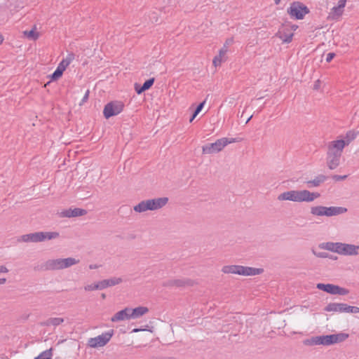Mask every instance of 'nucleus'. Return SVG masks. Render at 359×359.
<instances>
[{
  "label": "nucleus",
  "instance_id": "bf43d9fd",
  "mask_svg": "<svg viewBox=\"0 0 359 359\" xmlns=\"http://www.w3.org/2000/svg\"><path fill=\"white\" fill-rule=\"evenodd\" d=\"M281 0H274V2L276 5H278L280 4Z\"/></svg>",
  "mask_w": 359,
  "mask_h": 359
},
{
  "label": "nucleus",
  "instance_id": "37998d69",
  "mask_svg": "<svg viewBox=\"0 0 359 359\" xmlns=\"http://www.w3.org/2000/svg\"><path fill=\"white\" fill-rule=\"evenodd\" d=\"M227 51L228 47L226 46V44H224V46L219 50L218 55L223 57L226 53Z\"/></svg>",
  "mask_w": 359,
  "mask_h": 359
},
{
  "label": "nucleus",
  "instance_id": "ddd939ff",
  "mask_svg": "<svg viewBox=\"0 0 359 359\" xmlns=\"http://www.w3.org/2000/svg\"><path fill=\"white\" fill-rule=\"evenodd\" d=\"M359 246L352 244L339 243L336 248V252L344 255H357Z\"/></svg>",
  "mask_w": 359,
  "mask_h": 359
},
{
  "label": "nucleus",
  "instance_id": "7c9ffc66",
  "mask_svg": "<svg viewBox=\"0 0 359 359\" xmlns=\"http://www.w3.org/2000/svg\"><path fill=\"white\" fill-rule=\"evenodd\" d=\"M343 13V8H339V6H334L332 8V12L330 14L332 15V18L337 19L340 17Z\"/></svg>",
  "mask_w": 359,
  "mask_h": 359
},
{
  "label": "nucleus",
  "instance_id": "c03bdc74",
  "mask_svg": "<svg viewBox=\"0 0 359 359\" xmlns=\"http://www.w3.org/2000/svg\"><path fill=\"white\" fill-rule=\"evenodd\" d=\"M89 94H90V90H87V91L86 92V93L80 103V105H82L83 103H85L86 102L88 101V97H89Z\"/></svg>",
  "mask_w": 359,
  "mask_h": 359
},
{
  "label": "nucleus",
  "instance_id": "f3484780",
  "mask_svg": "<svg viewBox=\"0 0 359 359\" xmlns=\"http://www.w3.org/2000/svg\"><path fill=\"white\" fill-rule=\"evenodd\" d=\"M130 311L131 309L129 308H126L123 310H121L115 313L114 316H113V317L111 318V320L112 322H118L126 319H130Z\"/></svg>",
  "mask_w": 359,
  "mask_h": 359
},
{
  "label": "nucleus",
  "instance_id": "a18cd8bd",
  "mask_svg": "<svg viewBox=\"0 0 359 359\" xmlns=\"http://www.w3.org/2000/svg\"><path fill=\"white\" fill-rule=\"evenodd\" d=\"M335 53H329L327 56H326V62H330L332 59L335 57Z\"/></svg>",
  "mask_w": 359,
  "mask_h": 359
},
{
  "label": "nucleus",
  "instance_id": "f03ea898",
  "mask_svg": "<svg viewBox=\"0 0 359 359\" xmlns=\"http://www.w3.org/2000/svg\"><path fill=\"white\" fill-rule=\"evenodd\" d=\"M349 337L346 333H338L327 335L311 337L303 341L305 346L323 345L330 346L334 344L344 341Z\"/></svg>",
  "mask_w": 359,
  "mask_h": 359
},
{
  "label": "nucleus",
  "instance_id": "4468645a",
  "mask_svg": "<svg viewBox=\"0 0 359 359\" xmlns=\"http://www.w3.org/2000/svg\"><path fill=\"white\" fill-rule=\"evenodd\" d=\"M294 34L290 32L287 24H283L276 34V36L282 40L283 43H290L292 40Z\"/></svg>",
  "mask_w": 359,
  "mask_h": 359
},
{
  "label": "nucleus",
  "instance_id": "6ab92c4d",
  "mask_svg": "<svg viewBox=\"0 0 359 359\" xmlns=\"http://www.w3.org/2000/svg\"><path fill=\"white\" fill-rule=\"evenodd\" d=\"M327 178L328 177L324 175H318L313 180L307 181L306 184L309 188L316 187L323 184Z\"/></svg>",
  "mask_w": 359,
  "mask_h": 359
},
{
  "label": "nucleus",
  "instance_id": "e2e57ef3",
  "mask_svg": "<svg viewBox=\"0 0 359 359\" xmlns=\"http://www.w3.org/2000/svg\"><path fill=\"white\" fill-rule=\"evenodd\" d=\"M167 359H177V358H174V357H170V358H168Z\"/></svg>",
  "mask_w": 359,
  "mask_h": 359
},
{
  "label": "nucleus",
  "instance_id": "c85d7f7f",
  "mask_svg": "<svg viewBox=\"0 0 359 359\" xmlns=\"http://www.w3.org/2000/svg\"><path fill=\"white\" fill-rule=\"evenodd\" d=\"M42 234L43 235V241L45 240H52L57 238L60 236V234L58 232H43Z\"/></svg>",
  "mask_w": 359,
  "mask_h": 359
},
{
  "label": "nucleus",
  "instance_id": "9b49d317",
  "mask_svg": "<svg viewBox=\"0 0 359 359\" xmlns=\"http://www.w3.org/2000/svg\"><path fill=\"white\" fill-rule=\"evenodd\" d=\"M316 288L330 294L346 295L349 293L348 289L330 283H318Z\"/></svg>",
  "mask_w": 359,
  "mask_h": 359
},
{
  "label": "nucleus",
  "instance_id": "680f3d73",
  "mask_svg": "<svg viewBox=\"0 0 359 359\" xmlns=\"http://www.w3.org/2000/svg\"><path fill=\"white\" fill-rule=\"evenodd\" d=\"M139 330H140L139 329H137V328H136V329H134V330H133V332H138Z\"/></svg>",
  "mask_w": 359,
  "mask_h": 359
},
{
  "label": "nucleus",
  "instance_id": "9d476101",
  "mask_svg": "<svg viewBox=\"0 0 359 359\" xmlns=\"http://www.w3.org/2000/svg\"><path fill=\"white\" fill-rule=\"evenodd\" d=\"M114 334V330H111L109 332L102 333V334L94 337L90 338L88 340L87 345L91 348H97L105 346L111 339Z\"/></svg>",
  "mask_w": 359,
  "mask_h": 359
},
{
  "label": "nucleus",
  "instance_id": "cd10ccee",
  "mask_svg": "<svg viewBox=\"0 0 359 359\" xmlns=\"http://www.w3.org/2000/svg\"><path fill=\"white\" fill-rule=\"evenodd\" d=\"M53 350V348L47 349L41 353L37 357L34 358V359H51Z\"/></svg>",
  "mask_w": 359,
  "mask_h": 359
},
{
  "label": "nucleus",
  "instance_id": "5fc2aeb1",
  "mask_svg": "<svg viewBox=\"0 0 359 359\" xmlns=\"http://www.w3.org/2000/svg\"><path fill=\"white\" fill-rule=\"evenodd\" d=\"M6 282V278H0V285L1 284H4Z\"/></svg>",
  "mask_w": 359,
  "mask_h": 359
},
{
  "label": "nucleus",
  "instance_id": "c9c22d12",
  "mask_svg": "<svg viewBox=\"0 0 359 359\" xmlns=\"http://www.w3.org/2000/svg\"><path fill=\"white\" fill-rule=\"evenodd\" d=\"M205 100L200 102L197 106L195 108L194 111V116H197L200 112L202 110L204 104H205Z\"/></svg>",
  "mask_w": 359,
  "mask_h": 359
},
{
  "label": "nucleus",
  "instance_id": "c756f323",
  "mask_svg": "<svg viewBox=\"0 0 359 359\" xmlns=\"http://www.w3.org/2000/svg\"><path fill=\"white\" fill-rule=\"evenodd\" d=\"M313 254L318 257H320V258H329V259H337V257L336 256H334L332 255H330L329 253L327 252H316V251H314L313 250Z\"/></svg>",
  "mask_w": 359,
  "mask_h": 359
},
{
  "label": "nucleus",
  "instance_id": "39448f33",
  "mask_svg": "<svg viewBox=\"0 0 359 359\" xmlns=\"http://www.w3.org/2000/svg\"><path fill=\"white\" fill-rule=\"evenodd\" d=\"M79 262V259H76L75 258L73 257L48 259L43 265H41V269L45 271L60 270L70 267L72 265L78 264Z\"/></svg>",
  "mask_w": 359,
  "mask_h": 359
},
{
  "label": "nucleus",
  "instance_id": "473e14b6",
  "mask_svg": "<svg viewBox=\"0 0 359 359\" xmlns=\"http://www.w3.org/2000/svg\"><path fill=\"white\" fill-rule=\"evenodd\" d=\"M63 74V72L61 71V69H59L57 68L54 72L50 75V81H55L58 80Z\"/></svg>",
  "mask_w": 359,
  "mask_h": 359
},
{
  "label": "nucleus",
  "instance_id": "a211bd4d",
  "mask_svg": "<svg viewBox=\"0 0 359 359\" xmlns=\"http://www.w3.org/2000/svg\"><path fill=\"white\" fill-rule=\"evenodd\" d=\"M241 275L242 276H255L259 275L264 272V269L261 268H253L250 266H243L240 265Z\"/></svg>",
  "mask_w": 359,
  "mask_h": 359
},
{
  "label": "nucleus",
  "instance_id": "79ce46f5",
  "mask_svg": "<svg viewBox=\"0 0 359 359\" xmlns=\"http://www.w3.org/2000/svg\"><path fill=\"white\" fill-rule=\"evenodd\" d=\"M347 309L348 310V313H359V307H358V306H349V308Z\"/></svg>",
  "mask_w": 359,
  "mask_h": 359
},
{
  "label": "nucleus",
  "instance_id": "f8f14e48",
  "mask_svg": "<svg viewBox=\"0 0 359 359\" xmlns=\"http://www.w3.org/2000/svg\"><path fill=\"white\" fill-rule=\"evenodd\" d=\"M195 281L190 278L170 279L163 283L162 285L165 287H187L194 285Z\"/></svg>",
  "mask_w": 359,
  "mask_h": 359
},
{
  "label": "nucleus",
  "instance_id": "412c9836",
  "mask_svg": "<svg viewBox=\"0 0 359 359\" xmlns=\"http://www.w3.org/2000/svg\"><path fill=\"white\" fill-rule=\"evenodd\" d=\"M149 311L147 307L145 306H138L135 309H131L130 311V316L131 318H139Z\"/></svg>",
  "mask_w": 359,
  "mask_h": 359
},
{
  "label": "nucleus",
  "instance_id": "b1692460",
  "mask_svg": "<svg viewBox=\"0 0 359 359\" xmlns=\"http://www.w3.org/2000/svg\"><path fill=\"white\" fill-rule=\"evenodd\" d=\"M104 287L107 288L108 287H111L118 284H120L123 282V280L121 278H111L109 279H104L103 280Z\"/></svg>",
  "mask_w": 359,
  "mask_h": 359
},
{
  "label": "nucleus",
  "instance_id": "4be33fe9",
  "mask_svg": "<svg viewBox=\"0 0 359 359\" xmlns=\"http://www.w3.org/2000/svg\"><path fill=\"white\" fill-rule=\"evenodd\" d=\"M222 271L224 273H234L241 275L240 265H226L224 266Z\"/></svg>",
  "mask_w": 359,
  "mask_h": 359
},
{
  "label": "nucleus",
  "instance_id": "e433bc0d",
  "mask_svg": "<svg viewBox=\"0 0 359 359\" xmlns=\"http://www.w3.org/2000/svg\"><path fill=\"white\" fill-rule=\"evenodd\" d=\"M25 34L27 35L29 38L33 39H36L39 36V34L34 29H31L29 32H25Z\"/></svg>",
  "mask_w": 359,
  "mask_h": 359
},
{
  "label": "nucleus",
  "instance_id": "052dcab7",
  "mask_svg": "<svg viewBox=\"0 0 359 359\" xmlns=\"http://www.w3.org/2000/svg\"><path fill=\"white\" fill-rule=\"evenodd\" d=\"M97 267V266L96 265H94V266H93V265H90V269H96Z\"/></svg>",
  "mask_w": 359,
  "mask_h": 359
},
{
  "label": "nucleus",
  "instance_id": "49530a36",
  "mask_svg": "<svg viewBox=\"0 0 359 359\" xmlns=\"http://www.w3.org/2000/svg\"><path fill=\"white\" fill-rule=\"evenodd\" d=\"M74 59V54L73 53H69L67 57L65 59L66 61H68V63L70 64L71 62Z\"/></svg>",
  "mask_w": 359,
  "mask_h": 359
},
{
  "label": "nucleus",
  "instance_id": "09e8293b",
  "mask_svg": "<svg viewBox=\"0 0 359 359\" xmlns=\"http://www.w3.org/2000/svg\"><path fill=\"white\" fill-rule=\"evenodd\" d=\"M346 0H339L338 2V6L339 8H344L346 6Z\"/></svg>",
  "mask_w": 359,
  "mask_h": 359
},
{
  "label": "nucleus",
  "instance_id": "6e6552de",
  "mask_svg": "<svg viewBox=\"0 0 359 359\" xmlns=\"http://www.w3.org/2000/svg\"><path fill=\"white\" fill-rule=\"evenodd\" d=\"M290 17L295 20H302L304 16L309 13V8L300 1H294L287 10Z\"/></svg>",
  "mask_w": 359,
  "mask_h": 359
},
{
  "label": "nucleus",
  "instance_id": "603ef678",
  "mask_svg": "<svg viewBox=\"0 0 359 359\" xmlns=\"http://www.w3.org/2000/svg\"><path fill=\"white\" fill-rule=\"evenodd\" d=\"M231 43H233V39H226L224 44H226V46H227L228 45L231 44Z\"/></svg>",
  "mask_w": 359,
  "mask_h": 359
},
{
  "label": "nucleus",
  "instance_id": "393cba45",
  "mask_svg": "<svg viewBox=\"0 0 359 359\" xmlns=\"http://www.w3.org/2000/svg\"><path fill=\"white\" fill-rule=\"evenodd\" d=\"M104 288L105 287H104L103 280H100L96 283L88 285L85 286V287H84L86 291H92L94 290H103Z\"/></svg>",
  "mask_w": 359,
  "mask_h": 359
},
{
  "label": "nucleus",
  "instance_id": "8fccbe9b",
  "mask_svg": "<svg viewBox=\"0 0 359 359\" xmlns=\"http://www.w3.org/2000/svg\"><path fill=\"white\" fill-rule=\"evenodd\" d=\"M8 269L4 266H0V273H7Z\"/></svg>",
  "mask_w": 359,
  "mask_h": 359
},
{
  "label": "nucleus",
  "instance_id": "5701e85b",
  "mask_svg": "<svg viewBox=\"0 0 359 359\" xmlns=\"http://www.w3.org/2000/svg\"><path fill=\"white\" fill-rule=\"evenodd\" d=\"M64 322L62 318H50L44 322L41 323L42 326H57Z\"/></svg>",
  "mask_w": 359,
  "mask_h": 359
},
{
  "label": "nucleus",
  "instance_id": "6e6d98bb",
  "mask_svg": "<svg viewBox=\"0 0 359 359\" xmlns=\"http://www.w3.org/2000/svg\"><path fill=\"white\" fill-rule=\"evenodd\" d=\"M196 117V116H194V113H193V114H192V115H191V116L190 117L189 122H191H191L194 120V118H195Z\"/></svg>",
  "mask_w": 359,
  "mask_h": 359
},
{
  "label": "nucleus",
  "instance_id": "2eb2a0df",
  "mask_svg": "<svg viewBox=\"0 0 359 359\" xmlns=\"http://www.w3.org/2000/svg\"><path fill=\"white\" fill-rule=\"evenodd\" d=\"M349 308V305L344 303H330L324 309L325 311H339L348 313L347 309Z\"/></svg>",
  "mask_w": 359,
  "mask_h": 359
},
{
  "label": "nucleus",
  "instance_id": "72a5a7b5",
  "mask_svg": "<svg viewBox=\"0 0 359 359\" xmlns=\"http://www.w3.org/2000/svg\"><path fill=\"white\" fill-rule=\"evenodd\" d=\"M155 78L152 77L144 81V83L142 84V87L146 90H149L154 83Z\"/></svg>",
  "mask_w": 359,
  "mask_h": 359
},
{
  "label": "nucleus",
  "instance_id": "423d86ee",
  "mask_svg": "<svg viewBox=\"0 0 359 359\" xmlns=\"http://www.w3.org/2000/svg\"><path fill=\"white\" fill-rule=\"evenodd\" d=\"M238 142L236 138L223 137L216 140L214 143L206 144L202 147L203 154H211L221 151L224 147L233 142Z\"/></svg>",
  "mask_w": 359,
  "mask_h": 359
},
{
  "label": "nucleus",
  "instance_id": "4d7b16f0",
  "mask_svg": "<svg viewBox=\"0 0 359 359\" xmlns=\"http://www.w3.org/2000/svg\"><path fill=\"white\" fill-rule=\"evenodd\" d=\"M253 115H250L246 120L245 121V123H248L250 120L251 118H252Z\"/></svg>",
  "mask_w": 359,
  "mask_h": 359
},
{
  "label": "nucleus",
  "instance_id": "3c124183",
  "mask_svg": "<svg viewBox=\"0 0 359 359\" xmlns=\"http://www.w3.org/2000/svg\"><path fill=\"white\" fill-rule=\"evenodd\" d=\"M288 27L290 29V31L291 30L295 31L298 28V25H288Z\"/></svg>",
  "mask_w": 359,
  "mask_h": 359
},
{
  "label": "nucleus",
  "instance_id": "f257e3e1",
  "mask_svg": "<svg viewBox=\"0 0 359 359\" xmlns=\"http://www.w3.org/2000/svg\"><path fill=\"white\" fill-rule=\"evenodd\" d=\"M318 192H311L309 190H290L278 195V201H290L293 202H312L319 198Z\"/></svg>",
  "mask_w": 359,
  "mask_h": 359
},
{
  "label": "nucleus",
  "instance_id": "f704fd0d",
  "mask_svg": "<svg viewBox=\"0 0 359 359\" xmlns=\"http://www.w3.org/2000/svg\"><path fill=\"white\" fill-rule=\"evenodd\" d=\"M69 65L68 63V61H66L65 59H63L60 64L58 65L57 67L59 69H61L62 72H64V71L66 69V68Z\"/></svg>",
  "mask_w": 359,
  "mask_h": 359
},
{
  "label": "nucleus",
  "instance_id": "864d4df0",
  "mask_svg": "<svg viewBox=\"0 0 359 359\" xmlns=\"http://www.w3.org/2000/svg\"><path fill=\"white\" fill-rule=\"evenodd\" d=\"M4 41V36L0 33V45H1L3 43Z\"/></svg>",
  "mask_w": 359,
  "mask_h": 359
},
{
  "label": "nucleus",
  "instance_id": "13d9d810",
  "mask_svg": "<svg viewBox=\"0 0 359 359\" xmlns=\"http://www.w3.org/2000/svg\"><path fill=\"white\" fill-rule=\"evenodd\" d=\"M101 297L102 299H104L106 298V294L104 293L101 294Z\"/></svg>",
  "mask_w": 359,
  "mask_h": 359
},
{
  "label": "nucleus",
  "instance_id": "4c0bfd02",
  "mask_svg": "<svg viewBox=\"0 0 359 359\" xmlns=\"http://www.w3.org/2000/svg\"><path fill=\"white\" fill-rule=\"evenodd\" d=\"M135 92L140 95L146 91V90L142 87V85H140L137 83H135L134 85Z\"/></svg>",
  "mask_w": 359,
  "mask_h": 359
},
{
  "label": "nucleus",
  "instance_id": "7ed1b4c3",
  "mask_svg": "<svg viewBox=\"0 0 359 359\" xmlns=\"http://www.w3.org/2000/svg\"><path fill=\"white\" fill-rule=\"evenodd\" d=\"M344 149V144L342 142L334 140L329 143L327 151V165L330 170H334L339 166Z\"/></svg>",
  "mask_w": 359,
  "mask_h": 359
},
{
  "label": "nucleus",
  "instance_id": "ea45409f",
  "mask_svg": "<svg viewBox=\"0 0 359 359\" xmlns=\"http://www.w3.org/2000/svg\"><path fill=\"white\" fill-rule=\"evenodd\" d=\"M72 209L69 208L68 210H65L63 212H62V216L65 217H73L72 215Z\"/></svg>",
  "mask_w": 359,
  "mask_h": 359
},
{
  "label": "nucleus",
  "instance_id": "dca6fc26",
  "mask_svg": "<svg viewBox=\"0 0 359 359\" xmlns=\"http://www.w3.org/2000/svg\"><path fill=\"white\" fill-rule=\"evenodd\" d=\"M43 235L42 234V231L35 232L28 234H25L21 236V241L23 242H33L38 243L43 241Z\"/></svg>",
  "mask_w": 359,
  "mask_h": 359
},
{
  "label": "nucleus",
  "instance_id": "2f4dec72",
  "mask_svg": "<svg viewBox=\"0 0 359 359\" xmlns=\"http://www.w3.org/2000/svg\"><path fill=\"white\" fill-rule=\"evenodd\" d=\"M72 215L73 217H78V216H83L87 214V210L79 208H76L74 209H72Z\"/></svg>",
  "mask_w": 359,
  "mask_h": 359
},
{
  "label": "nucleus",
  "instance_id": "20e7f679",
  "mask_svg": "<svg viewBox=\"0 0 359 359\" xmlns=\"http://www.w3.org/2000/svg\"><path fill=\"white\" fill-rule=\"evenodd\" d=\"M168 202V197L157 198L142 201L134 206V210L137 212H143L147 210H155L165 206Z\"/></svg>",
  "mask_w": 359,
  "mask_h": 359
},
{
  "label": "nucleus",
  "instance_id": "a19ab883",
  "mask_svg": "<svg viewBox=\"0 0 359 359\" xmlns=\"http://www.w3.org/2000/svg\"><path fill=\"white\" fill-rule=\"evenodd\" d=\"M332 179L335 181H341L346 179L347 175H332Z\"/></svg>",
  "mask_w": 359,
  "mask_h": 359
},
{
  "label": "nucleus",
  "instance_id": "bb28decb",
  "mask_svg": "<svg viewBox=\"0 0 359 359\" xmlns=\"http://www.w3.org/2000/svg\"><path fill=\"white\" fill-rule=\"evenodd\" d=\"M161 12L162 11L161 10H158V9L151 11L149 15V20L152 23L159 22V18H160Z\"/></svg>",
  "mask_w": 359,
  "mask_h": 359
},
{
  "label": "nucleus",
  "instance_id": "1a4fd4ad",
  "mask_svg": "<svg viewBox=\"0 0 359 359\" xmlns=\"http://www.w3.org/2000/svg\"><path fill=\"white\" fill-rule=\"evenodd\" d=\"M124 108V104L121 101H111L108 102L104 107L103 115L108 119L120 114Z\"/></svg>",
  "mask_w": 359,
  "mask_h": 359
},
{
  "label": "nucleus",
  "instance_id": "aec40b11",
  "mask_svg": "<svg viewBox=\"0 0 359 359\" xmlns=\"http://www.w3.org/2000/svg\"><path fill=\"white\" fill-rule=\"evenodd\" d=\"M358 134V131L348 130L346 134L344 140H339L336 141L344 142L345 147L346 146L348 145L353 140H355Z\"/></svg>",
  "mask_w": 359,
  "mask_h": 359
},
{
  "label": "nucleus",
  "instance_id": "a878e982",
  "mask_svg": "<svg viewBox=\"0 0 359 359\" xmlns=\"http://www.w3.org/2000/svg\"><path fill=\"white\" fill-rule=\"evenodd\" d=\"M338 243H332V242L323 243L319 245V248L321 249H325L327 250H330V251L336 252V248H337V246H338Z\"/></svg>",
  "mask_w": 359,
  "mask_h": 359
},
{
  "label": "nucleus",
  "instance_id": "de8ad7c7",
  "mask_svg": "<svg viewBox=\"0 0 359 359\" xmlns=\"http://www.w3.org/2000/svg\"><path fill=\"white\" fill-rule=\"evenodd\" d=\"M320 83H321V81L318 79L317 81H315L314 83V85H313V90H318L320 87Z\"/></svg>",
  "mask_w": 359,
  "mask_h": 359
},
{
  "label": "nucleus",
  "instance_id": "58836bf2",
  "mask_svg": "<svg viewBox=\"0 0 359 359\" xmlns=\"http://www.w3.org/2000/svg\"><path fill=\"white\" fill-rule=\"evenodd\" d=\"M222 57L220 55H216L213 59V65L217 67L221 65L222 63Z\"/></svg>",
  "mask_w": 359,
  "mask_h": 359
},
{
  "label": "nucleus",
  "instance_id": "0eeeda50",
  "mask_svg": "<svg viewBox=\"0 0 359 359\" xmlns=\"http://www.w3.org/2000/svg\"><path fill=\"white\" fill-rule=\"evenodd\" d=\"M347 211L346 208L343 207H325L318 205L311 208V214L315 216L332 217L343 214Z\"/></svg>",
  "mask_w": 359,
  "mask_h": 359
}]
</instances>
